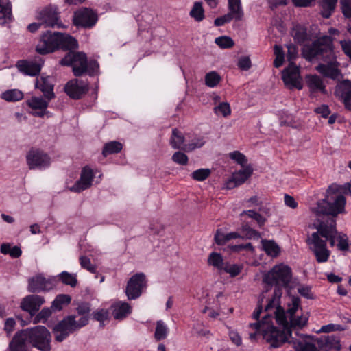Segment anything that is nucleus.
Wrapping results in <instances>:
<instances>
[{
  "mask_svg": "<svg viewBox=\"0 0 351 351\" xmlns=\"http://www.w3.org/2000/svg\"><path fill=\"white\" fill-rule=\"evenodd\" d=\"M282 292L280 289H275L272 298L265 306V311L276 308L274 311L275 319L277 324L282 327V330L274 325V317L267 313L261 320V322L250 323L246 326V332L249 339L255 341L260 336L270 345L271 348H279L285 342L291 339L292 331L302 329L305 326L308 320V313H304L300 306V299L298 297H293L291 303L288 304L286 311L280 306L279 300ZM297 337L302 339H313V337L300 334L298 330L295 332Z\"/></svg>",
  "mask_w": 351,
  "mask_h": 351,
  "instance_id": "nucleus-1",
  "label": "nucleus"
},
{
  "mask_svg": "<svg viewBox=\"0 0 351 351\" xmlns=\"http://www.w3.org/2000/svg\"><path fill=\"white\" fill-rule=\"evenodd\" d=\"M313 226L317 231L308 236L306 242L318 263L327 262L330 256L327 241L330 247L336 245L339 251L349 250L348 237L347 234L337 231V223L334 219L320 221L317 224L313 223Z\"/></svg>",
  "mask_w": 351,
  "mask_h": 351,
  "instance_id": "nucleus-2",
  "label": "nucleus"
},
{
  "mask_svg": "<svg viewBox=\"0 0 351 351\" xmlns=\"http://www.w3.org/2000/svg\"><path fill=\"white\" fill-rule=\"evenodd\" d=\"M304 57L309 60L322 61L316 66V70L322 75L337 79L341 75L339 63L334 51L333 38L330 36H323L315 40L311 45L303 48Z\"/></svg>",
  "mask_w": 351,
  "mask_h": 351,
  "instance_id": "nucleus-3",
  "label": "nucleus"
},
{
  "mask_svg": "<svg viewBox=\"0 0 351 351\" xmlns=\"http://www.w3.org/2000/svg\"><path fill=\"white\" fill-rule=\"evenodd\" d=\"M351 195L350 184L339 185L336 183L330 184L326 191L324 198L319 200L315 206L311 208V211L315 215L317 221L314 223H319L320 221H328L334 219L336 222V217L346 213V199L345 195Z\"/></svg>",
  "mask_w": 351,
  "mask_h": 351,
  "instance_id": "nucleus-4",
  "label": "nucleus"
},
{
  "mask_svg": "<svg viewBox=\"0 0 351 351\" xmlns=\"http://www.w3.org/2000/svg\"><path fill=\"white\" fill-rule=\"evenodd\" d=\"M88 324V317L87 316L81 317L77 321L75 315H68L53 326L52 332L54 335V339L57 342H62L70 335L78 331Z\"/></svg>",
  "mask_w": 351,
  "mask_h": 351,
  "instance_id": "nucleus-5",
  "label": "nucleus"
},
{
  "mask_svg": "<svg viewBox=\"0 0 351 351\" xmlns=\"http://www.w3.org/2000/svg\"><path fill=\"white\" fill-rule=\"evenodd\" d=\"M29 343L40 351H50L51 349V335L44 326H36L24 329Z\"/></svg>",
  "mask_w": 351,
  "mask_h": 351,
  "instance_id": "nucleus-6",
  "label": "nucleus"
},
{
  "mask_svg": "<svg viewBox=\"0 0 351 351\" xmlns=\"http://www.w3.org/2000/svg\"><path fill=\"white\" fill-rule=\"evenodd\" d=\"M292 276L291 269L285 265L274 266L263 276V282L269 286L274 285L275 289L287 287L291 282Z\"/></svg>",
  "mask_w": 351,
  "mask_h": 351,
  "instance_id": "nucleus-7",
  "label": "nucleus"
},
{
  "mask_svg": "<svg viewBox=\"0 0 351 351\" xmlns=\"http://www.w3.org/2000/svg\"><path fill=\"white\" fill-rule=\"evenodd\" d=\"M60 64L72 66L74 75L80 77L86 73L88 69L87 56L83 52L69 51L60 60Z\"/></svg>",
  "mask_w": 351,
  "mask_h": 351,
  "instance_id": "nucleus-8",
  "label": "nucleus"
},
{
  "mask_svg": "<svg viewBox=\"0 0 351 351\" xmlns=\"http://www.w3.org/2000/svg\"><path fill=\"white\" fill-rule=\"evenodd\" d=\"M37 20L43 24L44 27L66 29L60 19L58 8L56 5H49L42 9L37 15Z\"/></svg>",
  "mask_w": 351,
  "mask_h": 351,
  "instance_id": "nucleus-9",
  "label": "nucleus"
},
{
  "mask_svg": "<svg viewBox=\"0 0 351 351\" xmlns=\"http://www.w3.org/2000/svg\"><path fill=\"white\" fill-rule=\"evenodd\" d=\"M99 19L97 13L88 8H82L76 10L73 16V23L77 27L93 28Z\"/></svg>",
  "mask_w": 351,
  "mask_h": 351,
  "instance_id": "nucleus-10",
  "label": "nucleus"
},
{
  "mask_svg": "<svg viewBox=\"0 0 351 351\" xmlns=\"http://www.w3.org/2000/svg\"><path fill=\"white\" fill-rule=\"evenodd\" d=\"M58 32L47 30L43 32L36 46V51L40 55H46L58 50Z\"/></svg>",
  "mask_w": 351,
  "mask_h": 351,
  "instance_id": "nucleus-11",
  "label": "nucleus"
},
{
  "mask_svg": "<svg viewBox=\"0 0 351 351\" xmlns=\"http://www.w3.org/2000/svg\"><path fill=\"white\" fill-rule=\"evenodd\" d=\"M146 287V276L143 273H137L132 276L128 281L125 288L128 299L131 300L138 298Z\"/></svg>",
  "mask_w": 351,
  "mask_h": 351,
  "instance_id": "nucleus-12",
  "label": "nucleus"
},
{
  "mask_svg": "<svg viewBox=\"0 0 351 351\" xmlns=\"http://www.w3.org/2000/svg\"><path fill=\"white\" fill-rule=\"evenodd\" d=\"M282 80L285 85L289 89L301 90L303 88L300 68L292 62L283 70Z\"/></svg>",
  "mask_w": 351,
  "mask_h": 351,
  "instance_id": "nucleus-13",
  "label": "nucleus"
},
{
  "mask_svg": "<svg viewBox=\"0 0 351 351\" xmlns=\"http://www.w3.org/2000/svg\"><path fill=\"white\" fill-rule=\"evenodd\" d=\"M56 286L55 278H45L43 274H38L28 280V291L31 293L48 291Z\"/></svg>",
  "mask_w": 351,
  "mask_h": 351,
  "instance_id": "nucleus-14",
  "label": "nucleus"
},
{
  "mask_svg": "<svg viewBox=\"0 0 351 351\" xmlns=\"http://www.w3.org/2000/svg\"><path fill=\"white\" fill-rule=\"evenodd\" d=\"M26 160L30 169H45L50 165L49 156L38 149H31L26 156Z\"/></svg>",
  "mask_w": 351,
  "mask_h": 351,
  "instance_id": "nucleus-15",
  "label": "nucleus"
},
{
  "mask_svg": "<svg viewBox=\"0 0 351 351\" xmlns=\"http://www.w3.org/2000/svg\"><path fill=\"white\" fill-rule=\"evenodd\" d=\"M94 178L93 170L88 166H85L82 169L80 179L69 188V190L75 193L86 190L92 186Z\"/></svg>",
  "mask_w": 351,
  "mask_h": 351,
  "instance_id": "nucleus-16",
  "label": "nucleus"
},
{
  "mask_svg": "<svg viewBox=\"0 0 351 351\" xmlns=\"http://www.w3.org/2000/svg\"><path fill=\"white\" fill-rule=\"evenodd\" d=\"M243 168L233 173L230 178L226 181L225 183L226 189H232L241 185L252 175L253 169L250 165Z\"/></svg>",
  "mask_w": 351,
  "mask_h": 351,
  "instance_id": "nucleus-17",
  "label": "nucleus"
},
{
  "mask_svg": "<svg viewBox=\"0 0 351 351\" xmlns=\"http://www.w3.org/2000/svg\"><path fill=\"white\" fill-rule=\"evenodd\" d=\"M43 65V61L41 59H40L38 62L36 60H21L16 64L19 71L25 75L29 76L38 75L41 71Z\"/></svg>",
  "mask_w": 351,
  "mask_h": 351,
  "instance_id": "nucleus-18",
  "label": "nucleus"
},
{
  "mask_svg": "<svg viewBox=\"0 0 351 351\" xmlns=\"http://www.w3.org/2000/svg\"><path fill=\"white\" fill-rule=\"evenodd\" d=\"M64 90L71 98L79 99L88 92V86L82 81L73 80L66 83Z\"/></svg>",
  "mask_w": 351,
  "mask_h": 351,
  "instance_id": "nucleus-19",
  "label": "nucleus"
},
{
  "mask_svg": "<svg viewBox=\"0 0 351 351\" xmlns=\"http://www.w3.org/2000/svg\"><path fill=\"white\" fill-rule=\"evenodd\" d=\"M44 302L45 299L43 297L38 295H30L23 298L21 307L31 315H34Z\"/></svg>",
  "mask_w": 351,
  "mask_h": 351,
  "instance_id": "nucleus-20",
  "label": "nucleus"
},
{
  "mask_svg": "<svg viewBox=\"0 0 351 351\" xmlns=\"http://www.w3.org/2000/svg\"><path fill=\"white\" fill-rule=\"evenodd\" d=\"M335 95L339 97L346 109L351 110V82L343 80L335 89Z\"/></svg>",
  "mask_w": 351,
  "mask_h": 351,
  "instance_id": "nucleus-21",
  "label": "nucleus"
},
{
  "mask_svg": "<svg viewBox=\"0 0 351 351\" xmlns=\"http://www.w3.org/2000/svg\"><path fill=\"white\" fill-rule=\"evenodd\" d=\"M35 86L40 90L45 97L48 100H51L55 97L53 93V84L51 83L50 77L42 76L40 79L36 78Z\"/></svg>",
  "mask_w": 351,
  "mask_h": 351,
  "instance_id": "nucleus-22",
  "label": "nucleus"
},
{
  "mask_svg": "<svg viewBox=\"0 0 351 351\" xmlns=\"http://www.w3.org/2000/svg\"><path fill=\"white\" fill-rule=\"evenodd\" d=\"M27 341L24 330L18 331L9 343V351H27Z\"/></svg>",
  "mask_w": 351,
  "mask_h": 351,
  "instance_id": "nucleus-23",
  "label": "nucleus"
},
{
  "mask_svg": "<svg viewBox=\"0 0 351 351\" xmlns=\"http://www.w3.org/2000/svg\"><path fill=\"white\" fill-rule=\"evenodd\" d=\"M306 83L309 88L311 95L317 92H320L324 94L326 93V86L322 79L317 75H306Z\"/></svg>",
  "mask_w": 351,
  "mask_h": 351,
  "instance_id": "nucleus-24",
  "label": "nucleus"
},
{
  "mask_svg": "<svg viewBox=\"0 0 351 351\" xmlns=\"http://www.w3.org/2000/svg\"><path fill=\"white\" fill-rule=\"evenodd\" d=\"M78 47L77 40L72 36L58 32V50L70 51Z\"/></svg>",
  "mask_w": 351,
  "mask_h": 351,
  "instance_id": "nucleus-25",
  "label": "nucleus"
},
{
  "mask_svg": "<svg viewBox=\"0 0 351 351\" xmlns=\"http://www.w3.org/2000/svg\"><path fill=\"white\" fill-rule=\"evenodd\" d=\"M112 313L115 319L122 320L132 312V306L125 302H119L112 305Z\"/></svg>",
  "mask_w": 351,
  "mask_h": 351,
  "instance_id": "nucleus-26",
  "label": "nucleus"
},
{
  "mask_svg": "<svg viewBox=\"0 0 351 351\" xmlns=\"http://www.w3.org/2000/svg\"><path fill=\"white\" fill-rule=\"evenodd\" d=\"M12 21V5L9 0H0V24L4 25Z\"/></svg>",
  "mask_w": 351,
  "mask_h": 351,
  "instance_id": "nucleus-27",
  "label": "nucleus"
},
{
  "mask_svg": "<svg viewBox=\"0 0 351 351\" xmlns=\"http://www.w3.org/2000/svg\"><path fill=\"white\" fill-rule=\"evenodd\" d=\"M184 136L182 133L177 128H173L172 130V135L170 138V145L175 149H183L186 145L184 143Z\"/></svg>",
  "mask_w": 351,
  "mask_h": 351,
  "instance_id": "nucleus-28",
  "label": "nucleus"
},
{
  "mask_svg": "<svg viewBox=\"0 0 351 351\" xmlns=\"http://www.w3.org/2000/svg\"><path fill=\"white\" fill-rule=\"evenodd\" d=\"M288 343L293 344L295 351H319L315 343L311 342L302 343L295 337H291V339Z\"/></svg>",
  "mask_w": 351,
  "mask_h": 351,
  "instance_id": "nucleus-29",
  "label": "nucleus"
},
{
  "mask_svg": "<svg viewBox=\"0 0 351 351\" xmlns=\"http://www.w3.org/2000/svg\"><path fill=\"white\" fill-rule=\"evenodd\" d=\"M337 0H320L321 15L324 19H328L334 12Z\"/></svg>",
  "mask_w": 351,
  "mask_h": 351,
  "instance_id": "nucleus-30",
  "label": "nucleus"
},
{
  "mask_svg": "<svg viewBox=\"0 0 351 351\" xmlns=\"http://www.w3.org/2000/svg\"><path fill=\"white\" fill-rule=\"evenodd\" d=\"M262 247L265 252L269 256L276 257L279 255L280 250L279 246L272 240H263Z\"/></svg>",
  "mask_w": 351,
  "mask_h": 351,
  "instance_id": "nucleus-31",
  "label": "nucleus"
},
{
  "mask_svg": "<svg viewBox=\"0 0 351 351\" xmlns=\"http://www.w3.org/2000/svg\"><path fill=\"white\" fill-rule=\"evenodd\" d=\"M208 264L216 268L219 272H222L226 262L223 261L221 254L212 252L208 256Z\"/></svg>",
  "mask_w": 351,
  "mask_h": 351,
  "instance_id": "nucleus-32",
  "label": "nucleus"
},
{
  "mask_svg": "<svg viewBox=\"0 0 351 351\" xmlns=\"http://www.w3.org/2000/svg\"><path fill=\"white\" fill-rule=\"evenodd\" d=\"M71 297L67 294L58 295L51 303V308L53 311H60L63 308L64 305L70 304Z\"/></svg>",
  "mask_w": 351,
  "mask_h": 351,
  "instance_id": "nucleus-33",
  "label": "nucleus"
},
{
  "mask_svg": "<svg viewBox=\"0 0 351 351\" xmlns=\"http://www.w3.org/2000/svg\"><path fill=\"white\" fill-rule=\"evenodd\" d=\"M189 15L197 22L203 21L205 18V14L202 2L195 1L189 12Z\"/></svg>",
  "mask_w": 351,
  "mask_h": 351,
  "instance_id": "nucleus-34",
  "label": "nucleus"
},
{
  "mask_svg": "<svg viewBox=\"0 0 351 351\" xmlns=\"http://www.w3.org/2000/svg\"><path fill=\"white\" fill-rule=\"evenodd\" d=\"M291 35L294 40L299 44L304 43L308 38L306 29L300 25L293 27Z\"/></svg>",
  "mask_w": 351,
  "mask_h": 351,
  "instance_id": "nucleus-35",
  "label": "nucleus"
},
{
  "mask_svg": "<svg viewBox=\"0 0 351 351\" xmlns=\"http://www.w3.org/2000/svg\"><path fill=\"white\" fill-rule=\"evenodd\" d=\"M123 145L120 142L118 141H110L104 145L102 154L104 156H107L110 154H117L121 151Z\"/></svg>",
  "mask_w": 351,
  "mask_h": 351,
  "instance_id": "nucleus-36",
  "label": "nucleus"
},
{
  "mask_svg": "<svg viewBox=\"0 0 351 351\" xmlns=\"http://www.w3.org/2000/svg\"><path fill=\"white\" fill-rule=\"evenodd\" d=\"M49 101L48 99L46 101L42 97H32L27 104L33 110H47Z\"/></svg>",
  "mask_w": 351,
  "mask_h": 351,
  "instance_id": "nucleus-37",
  "label": "nucleus"
},
{
  "mask_svg": "<svg viewBox=\"0 0 351 351\" xmlns=\"http://www.w3.org/2000/svg\"><path fill=\"white\" fill-rule=\"evenodd\" d=\"M168 332L169 329L167 325L162 320L157 321L154 332L156 340L160 341L165 339L167 337Z\"/></svg>",
  "mask_w": 351,
  "mask_h": 351,
  "instance_id": "nucleus-38",
  "label": "nucleus"
},
{
  "mask_svg": "<svg viewBox=\"0 0 351 351\" xmlns=\"http://www.w3.org/2000/svg\"><path fill=\"white\" fill-rule=\"evenodd\" d=\"M1 98L8 101H18L23 98V93L17 89L8 90L2 93Z\"/></svg>",
  "mask_w": 351,
  "mask_h": 351,
  "instance_id": "nucleus-39",
  "label": "nucleus"
},
{
  "mask_svg": "<svg viewBox=\"0 0 351 351\" xmlns=\"http://www.w3.org/2000/svg\"><path fill=\"white\" fill-rule=\"evenodd\" d=\"M243 265L231 264L229 262H226L222 271L228 274L230 277L234 278L237 276L243 270Z\"/></svg>",
  "mask_w": 351,
  "mask_h": 351,
  "instance_id": "nucleus-40",
  "label": "nucleus"
},
{
  "mask_svg": "<svg viewBox=\"0 0 351 351\" xmlns=\"http://www.w3.org/2000/svg\"><path fill=\"white\" fill-rule=\"evenodd\" d=\"M221 81L220 75L216 71H210L205 75V84L210 88L217 86Z\"/></svg>",
  "mask_w": 351,
  "mask_h": 351,
  "instance_id": "nucleus-41",
  "label": "nucleus"
},
{
  "mask_svg": "<svg viewBox=\"0 0 351 351\" xmlns=\"http://www.w3.org/2000/svg\"><path fill=\"white\" fill-rule=\"evenodd\" d=\"M58 278L62 283L75 287L77 285V280L75 275H72L67 271H62L58 275Z\"/></svg>",
  "mask_w": 351,
  "mask_h": 351,
  "instance_id": "nucleus-42",
  "label": "nucleus"
},
{
  "mask_svg": "<svg viewBox=\"0 0 351 351\" xmlns=\"http://www.w3.org/2000/svg\"><path fill=\"white\" fill-rule=\"evenodd\" d=\"M228 157L242 167H245L247 162V157L239 151H234L228 154Z\"/></svg>",
  "mask_w": 351,
  "mask_h": 351,
  "instance_id": "nucleus-43",
  "label": "nucleus"
},
{
  "mask_svg": "<svg viewBox=\"0 0 351 351\" xmlns=\"http://www.w3.org/2000/svg\"><path fill=\"white\" fill-rule=\"evenodd\" d=\"M244 215H247L249 217L256 221L260 228L263 226L266 221V219L263 216L253 210H244L241 213V216Z\"/></svg>",
  "mask_w": 351,
  "mask_h": 351,
  "instance_id": "nucleus-44",
  "label": "nucleus"
},
{
  "mask_svg": "<svg viewBox=\"0 0 351 351\" xmlns=\"http://www.w3.org/2000/svg\"><path fill=\"white\" fill-rule=\"evenodd\" d=\"M324 345L329 349H334L335 350H339L341 349L339 338L335 335L326 337L324 339Z\"/></svg>",
  "mask_w": 351,
  "mask_h": 351,
  "instance_id": "nucleus-45",
  "label": "nucleus"
},
{
  "mask_svg": "<svg viewBox=\"0 0 351 351\" xmlns=\"http://www.w3.org/2000/svg\"><path fill=\"white\" fill-rule=\"evenodd\" d=\"M93 318L100 322V324H103L105 321L110 319V312L107 309L99 308L92 313Z\"/></svg>",
  "mask_w": 351,
  "mask_h": 351,
  "instance_id": "nucleus-46",
  "label": "nucleus"
},
{
  "mask_svg": "<svg viewBox=\"0 0 351 351\" xmlns=\"http://www.w3.org/2000/svg\"><path fill=\"white\" fill-rule=\"evenodd\" d=\"M215 43L221 49H229L234 46V40L229 36H222L215 38Z\"/></svg>",
  "mask_w": 351,
  "mask_h": 351,
  "instance_id": "nucleus-47",
  "label": "nucleus"
},
{
  "mask_svg": "<svg viewBox=\"0 0 351 351\" xmlns=\"http://www.w3.org/2000/svg\"><path fill=\"white\" fill-rule=\"evenodd\" d=\"M209 169H199L191 173V178L196 181H204L210 175Z\"/></svg>",
  "mask_w": 351,
  "mask_h": 351,
  "instance_id": "nucleus-48",
  "label": "nucleus"
},
{
  "mask_svg": "<svg viewBox=\"0 0 351 351\" xmlns=\"http://www.w3.org/2000/svg\"><path fill=\"white\" fill-rule=\"evenodd\" d=\"M228 13L236 21H240L243 19L244 12L242 7L228 5Z\"/></svg>",
  "mask_w": 351,
  "mask_h": 351,
  "instance_id": "nucleus-49",
  "label": "nucleus"
},
{
  "mask_svg": "<svg viewBox=\"0 0 351 351\" xmlns=\"http://www.w3.org/2000/svg\"><path fill=\"white\" fill-rule=\"evenodd\" d=\"M52 312L49 308H44L39 312L34 317V323L37 324L39 322L45 323L47 319L51 316Z\"/></svg>",
  "mask_w": 351,
  "mask_h": 351,
  "instance_id": "nucleus-50",
  "label": "nucleus"
},
{
  "mask_svg": "<svg viewBox=\"0 0 351 351\" xmlns=\"http://www.w3.org/2000/svg\"><path fill=\"white\" fill-rule=\"evenodd\" d=\"M80 263L82 268L88 270L90 273L95 274L97 272V268L95 265H93L89 258L86 256H82L80 257Z\"/></svg>",
  "mask_w": 351,
  "mask_h": 351,
  "instance_id": "nucleus-51",
  "label": "nucleus"
},
{
  "mask_svg": "<svg viewBox=\"0 0 351 351\" xmlns=\"http://www.w3.org/2000/svg\"><path fill=\"white\" fill-rule=\"evenodd\" d=\"M214 110L216 114H221L224 117H226L231 114L230 104L227 102L220 103L214 108Z\"/></svg>",
  "mask_w": 351,
  "mask_h": 351,
  "instance_id": "nucleus-52",
  "label": "nucleus"
},
{
  "mask_svg": "<svg viewBox=\"0 0 351 351\" xmlns=\"http://www.w3.org/2000/svg\"><path fill=\"white\" fill-rule=\"evenodd\" d=\"M171 159L175 163L181 165H186L189 162L188 156L184 153L180 151L175 152L173 154Z\"/></svg>",
  "mask_w": 351,
  "mask_h": 351,
  "instance_id": "nucleus-53",
  "label": "nucleus"
},
{
  "mask_svg": "<svg viewBox=\"0 0 351 351\" xmlns=\"http://www.w3.org/2000/svg\"><path fill=\"white\" fill-rule=\"evenodd\" d=\"M341 9L345 17L351 19V0H341Z\"/></svg>",
  "mask_w": 351,
  "mask_h": 351,
  "instance_id": "nucleus-54",
  "label": "nucleus"
},
{
  "mask_svg": "<svg viewBox=\"0 0 351 351\" xmlns=\"http://www.w3.org/2000/svg\"><path fill=\"white\" fill-rule=\"evenodd\" d=\"M76 311L79 315L82 317L87 316L89 318L88 314L90 312V305L87 302H82L77 306Z\"/></svg>",
  "mask_w": 351,
  "mask_h": 351,
  "instance_id": "nucleus-55",
  "label": "nucleus"
},
{
  "mask_svg": "<svg viewBox=\"0 0 351 351\" xmlns=\"http://www.w3.org/2000/svg\"><path fill=\"white\" fill-rule=\"evenodd\" d=\"M228 335L233 343L239 346L242 344V339L239 332L230 328H228Z\"/></svg>",
  "mask_w": 351,
  "mask_h": 351,
  "instance_id": "nucleus-56",
  "label": "nucleus"
},
{
  "mask_svg": "<svg viewBox=\"0 0 351 351\" xmlns=\"http://www.w3.org/2000/svg\"><path fill=\"white\" fill-rule=\"evenodd\" d=\"M237 66L241 70L247 71L252 66L250 58L247 56L240 58L238 60Z\"/></svg>",
  "mask_w": 351,
  "mask_h": 351,
  "instance_id": "nucleus-57",
  "label": "nucleus"
},
{
  "mask_svg": "<svg viewBox=\"0 0 351 351\" xmlns=\"http://www.w3.org/2000/svg\"><path fill=\"white\" fill-rule=\"evenodd\" d=\"M99 67V65L97 60H90L88 62V69H87L86 72L90 76L94 75L98 71Z\"/></svg>",
  "mask_w": 351,
  "mask_h": 351,
  "instance_id": "nucleus-58",
  "label": "nucleus"
},
{
  "mask_svg": "<svg viewBox=\"0 0 351 351\" xmlns=\"http://www.w3.org/2000/svg\"><path fill=\"white\" fill-rule=\"evenodd\" d=\"M215 241L219 245H225L228 242L226 234H224L221 230H217L215 234Z\"/></svg>",
  "mask_w": 351,
  "mask_h": 351,
  "instance_id": "nucleus-59",
  "label": "nucleus"
},
{
  "mask_svg": "<svg viewBox=\"0 0 351 351\" xmlns=\"http://www.w3.org/2000/svg\"><path fill=\"white\" fill-rule=\"evenodd\" d=\"M340 45L343 51L348 57H349L351 61V40H341L340 41Z\"/></svg>",
  "mask_w": 351,
  "mask_h": 351,
  "instance_id": "nucleus-60",
  "label": "nucleus"
},
{
  "mask_svg": "<svg viewBox=\"0 0 351 351\" xmlns=\"http://www.w3.org/2000/svg\"><path fill=\"white\" fill-rule=\"evenodd\" d=\"M16 325V322L13 318H8L5 320L4 324V330L8 335L14 331Z\"/></svg>",
  "mask_w": 351,
  "mask_h": 351,
  "instance_id": "nucleus-61",
  "label": "nucleus"
},
{
  "mask_svg": "<svg viewBox=\"0 0 351 351\" xmlns=\"http://www.w3.org/2000/svg\"><path fill=\"white\" fill-rule=\"evenodd\" d=\"M284 202H285V204L287 206H288L292 209L296 208L298 206V202L295 201V199L293 198V197H292L288 194L285 195Z\"/></svg>",
  "mask_w": 351,
  "mask_h": 351,
  "instance_id": "nucleus-62",
  "label": "nucleus"
},
{
  "mask_svg": "<svg viewBox=\"0 0 351 351\" xmlns=\"http://www.w3.org/2000/svg\"><path fill=\"white\" fill-rule=\"evenodd\" d=\"M204 141L202 139H199L195 143H191L188 145H185L184 147H183V150L186 152L193 151L196 148L202 147L204 145Z\"/></svg>",
  "mask_w": 351,
  "mask_h": 351,
  "instance_id": "nucleus-63",
  "label": "nucleus"
},
{
  "mask_svg": "<svg viewBox=\"0 0 351 351\" xmlns=\"http://www.w3.org/2000/svg\"><path fill=\"white\" fill-rule=\"evenodd\" d=\"M315 112L317 114H319L324 118L328 117L330 110L327 105H322L315 109Z\"/></svg>",
  "mask_w": 351,
  "mask_h": 351,
  "instance_id": "nucleus-64",
  "label": "nucleus"
}]
</instances>
